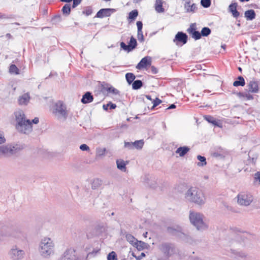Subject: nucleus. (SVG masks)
I'll return each instance as SVG.
<instances>
[{"label":"nucleus","instance_id":"nucleus-9","mask_svg":"<svg viewBox=\"0 0 260 260\" xmlns=\"http://www.w3.org/2000/svg\"><path fill=\"white\" fill-rule=\"evenodd\" d=\"M188 36L185 34L182 31H179L176 35L173 42L177 46L180 45H184L187 42Z\"/></svg>","mask_w":260,"mask_h":260},{"label":"nucleus","instance_id":"nucleus-6","mask_svg":"<svg viewBox=\"0 0 260 260\" xmlns=\"http://www.w3.org/2000/svg\"><path fill=\"white\" fill-rule=\"evenodd\" d=\"M237 203L240 206H248L253 201L252 195L247 191H241L237 196Z\"/></svg>","mask_w":260,"mask_h":260},{"label":"nucleus","instance_id":"nucleus-43","mask_svg":"<svg viewBox=\"0 0 260 260\" xmlns=\"http://www.w3.org/2000/svg\"><path fill=\"white\" fill-rule=\"evenodd\" d=\"M190 35L191 36V37L196 40H199L202 37L201 33L199 31H194Z\"/></svg>","mask_w":260,"mask_h":260},{"label":"nucleus","instance_id":"nucleus-52","mask_svg":"<svg viewBox=\"0 0 260 260\" xmlns=\"http://www.w3.org/2000/svg\"><path fill=\"white\" fill-rule=\"evenodd\" d=\"M80 149L82 151H88L89 150V147L85 144H82L80 146Z\"/></svg>","mask_w":260,"mask_h":260},{"label":"nucleus","instance_id":"nucleus-44","mask_svg":"<svg viewBox=\"0 0 260 260\" xmlns=\"http://www.w3.org/2000/svg\"><path fill=\"white\" fill-rule=\"evenodd\" d=\"M138 15V12L137 10H135L131 12L128 14V18L131 20H134Z\"/></svg>","mask_w":260,"mask_h":260},{"label":"nucleus","instance_id":"nucleus-27","mask_svg":"<svg viewBox=\"0 0 260 260\" xmlns=\"http://www.w3.org/2000/svg\"><path fill=\"white\" fill-rule=\"evenodd\" d=\"M135 76L133 73H128L125 75V78L129 84L132 83L135 79Z\"/></svg>","mask_w":260,"mask_h":260},{"label":"nucleus","instance_id":"nucleus-30","mask_svg":"<svg viewBox=\"0 0 260 260\" xmlns=\"http://www.w3.org/2000/svg\"><path fill=\"white\" fill-rule=\"evenodd\" d=\"M143 86L142 82L140 80H135L133 82L132 87L134 89H139Z\"/></svg>","mask_w":260,"mask_h":260},{"label":"nucleus","instance_id":"nucleus-50","mask_svg":"<svg viewBox=\"0 0 260 260\" xmlns=\"http://www.w3.org/2000/svg\"><path fill=\"white\" fill-rule=\"evenodd\" d=\"M161 103V101L159 100L158 98H156L155 100L153 101V106L152 109L154 108L155 107L158 106L159 104Z\"/></svg>","mask_w":260,"mask_h":260},{"label":"nucleus","instance_id":"nucleus-63","mask_svg":"<svg viewBox=\"0 0 260 260\" xmlns=\"http://www.w3.org/2000/svg\"><path fill=\"white\" fill-rule=\"evenodd\" d=\"M6 37L8 39H11L12 38V35L10 34H7L6 35Z\"/></svg>","mask_w":260,"mask_h":260},{"label":"nucleus","instance_id":"nucleus-40","mask_svg":"<svg viewBox=\"0 0 260 260\" xmlns=\"http://www.w3.org/2000/svg\"><path fill=\"white\" fill-rule=\"evenodd\" d=\"M62 11L63 14L68 15L71 12V6L70 4H66L62 9Z\"/></svg>","mask_w":260,"mask_h":260},{"label":"nucleus","instance_id":"nucleus-33","mask_svg":"<svg viewBox=\"0 0 260 260\" xmlns=\"http://www.w3.org/2000/svg\"><path fill=\"white\" fill-rule=\"evenodd\" d=\"M205 119L208 121L209 122V123H211L212 124H213V125H217V126H219L218 124V122L217 121H216V120H215V119L211 116H210V115H207L206 116H205Z\"/></svg>","mask_w":260,"mask_h":260},{"label":"nucleus","instance_id":"nucleus-4","mask_svg":"<svg viewBox=\"0 0 260 260\" xmlns=\"http://www.w3.org/2000/svg\"><path fill=\"white\" fill-rule=\"evenodd\" d=\"M189 219L198 230H205L208 228V225L203 220V215L200 213L190 211Z\"/></svg>","mask_w":260,"mask_h":260},{"label":"nucleus","instance_id":"nucleus-18","mask_svg":"<svg viewBox=\"0 0 260 260\" xmlns=\"http://www.w3.org/2000/svg\"><path fill=\"white\" fill-rule=\"evenodd\" d=\"M14 236L13 233H10V229L7 226H3L0 230V240H2L4 236Z\"/></svg>","mask_w":260,"mask_h":260},{"label":"nucleus","instance_id":"nucleus-46","mask_svg":"<svg viewBox=\"0 0 260 260\" xmlns=\"http://www.w3.org/2000/svg\"><path fill=\"white\" fill-rule=\"evenodd\" d=\"M108 260H117V255L116 253L114 251H112L108 255Z\"/></svg>","mask_w":260,"mask_h":260},{"label":"nucleus","instance_id":"nucleus-5","mask_svg":"<svg viewBox=\"0 0 260 260\" xmlns=\"http://www.w3.org/2000/svg\"><path fill=\"white\" fill-rule=\"evenodd\" d=\"M23 147L19 145L8 144L0 146V154L5 156H10L16 154L20 150L22 149Z\"/></svg>","mask_w":260,"mask_h":260},{"label":"nucleus","instance_id":"nucleus-49","mask_svg":"<svg viewBox=\"0 0 260 260\" xmlns=\"http://www.w3.org/2000/svg\"><path fill=\"white\" fill-rule=\"evenodd\" d=\"M137 38L139 41L141 42H143L144 41V38L143 34V31H141L140 32L138 31L137 34Z\"/></svg>","mask_w":260,"mask_h":260},{"label":"nucleus","instance_id":"nucleus-31","mask_svg":"<svg viewBox=\"0 0 260 260\" xmlns=\"http://www.w3.org/2000/svg\"><path fill=\"white\" fill-rule=\"evenodd\" d=\"M9 72L12 74L18 75L19 70L15 64H11L9 68Z\"/></svg>","mask_w":260,"mask_h":260},{"label":"nucleus","instance_id":"nucleus-2","mask_svg":"<svg viewBox=\"0 0 260 260\" xmlns=\"http://www.w3.org/2000/svg\"><path fill=\"white\" fill-rule=\"evenodd\" d=\"M52 111L57 119L64 121L68 117L69 112L67 106L61 101H58L53 105Z\"/></svg>","mask_w":260,"mask_h":260},{"label":"nucleus","instance_id":"nucleus-55","mask_svg":"<svg viewBox=\"0 0 260 260\" xmlns=\"http://www.w3.org/2000/svg\"><path fill=\"white\" fill-rule=\"evenodd\" d=\"M6 139L4 136L3 133L0 131V144L4 143Z\"/></svg>","mask_w":260,"mask_h":260},{"label":"nucleus","instance_id":"nucleus-23","mask_svg":"<svg viewBox=\"0 0 260 260\" xmlns=\"http://www.w3.org/2000/svg\"><path fill=\"white\" fill-rule=\"evenodd\" d=\"M256 14L253 10H249L245 12V17L247 20H252L255 18Z\"/></svg>","mask_w":260,"mask_h":260},{"label":"nucleus","instance_id":"nucleus-60","mask_svg":"<svg viewBox=\"0 0 260 260\" xmlns=\"http://www.w3.org/2000/svg\"><path fill=\"white\" fill-rule=\"evenodd\" d=\"M151 70L153 73H154V74L157 73V70L154 66H151Z\"/></svg>","mask_w":260,"mask_h":260},{"label":"nucleus","instance_id":"nucleus-57","mask_svg":"<svg viewBox=\"0 0 260 260\" xmlns=\"http://www.w3.org/2000/svg\"><path fill=\"white\" fill-rule=\"evenodd\" d=\"M254 179L258 180L260 182V172H257L254 174Z\"/></svg>","mask_w":260,"mask_h":260},{"label":"nucleus","instance_id":"nucleus-19","mask_svg":"<svg viewBox=\"0 0 260 260\" xmlns=\"http://www.w3.org/2000/svg\"><path fill=\"white\" fill-rule=\"evenodd\" d=\"M93 100V97L90 92H86L82 96L81 102L83 104H88L92 102Z\"/></svg>","mask_w":260,"mask_h":260},{"label":"nucleus","instance_id":"nucleus-39","mask_svg":"<svg viewBox=\"0 0 260 260\" xmlns=\"http://www.w3.org/2000/svg\"><path fill=\"white\" fill-rule=\"evenodd\" d=\"M144 144V141L143 140H140L133 142V145L137 149H141L142 148Z\"/></svg>","mask_w":260,"mask_h":260},{"label":"nucleus","instance_id":"nucleus-41","mask_svg":"<svg viewBox=\"0 0 260 260\" xmlns=\"http://www.w3.org/2000/svg\"><path fill=\"white\" fill-rule=\"evenodd\" d=\"M116 107V105L111 102H109L107 104L103 105V108L105 110H108V109H114Z\"/></svg>","mask_w":260,"mask_h":260},{"label":"nucleus","instance_id":"nucleus-56","mask_svg":"<svg viewBox=\"0 0 260 260\" xmlns=\"http://www.w3.org/2000/svg\"><path fill=\"white\" fill-rule=\"evenodd\" d=\"M168 231L169 233H170L171 234H172L173 235H175L176 234V232H178V231H177L176 230H174L172 228H168Z\"/></svg>","mask_w":260,"mask_h":260},{"label":"nucleus","instance_id":"nucleus-54","mask_svg":"<svg viewBox=\"0 0 260 260\" xmlns=\"http://www.w3.org/2000/svg\"><path fill=\"white\" fill-rule=\"evenodd\" d=\"M73 4L72 5V7L73 8H76L77 6H78L82 2V0H73Z\"/></svg>","mask_w":260,"mask_h":260},{"label":"nucleus","instance_id":"nucleus-64","mask_svg":"<svg viewBox=\"0 0 260 260\" xmlns=\"http://www.w3.org/2000/svg\"><path fill=\"white\" fill-rule=\"evenodd\" d=\"M73 0H61V2H67V3H70L72 2Z\"/></svg>","mask_w":260,"mask_h":260},{"label":"nucleus","instance_id":"nucleus-14","mask_svg":"<svg viewBox=\"0 0 260 260\" xmlns=\"http://www.w3.org/2000/svg\"><path fill=\"white\" fill-rule=\"evenodd\" d=\"M184 7L186 13H195L197 10V7L195 4H191L190 0L185 1Z\"/></svg>","mask_w":260,"mask_h":260},{"label":"nucleus","instance_id":"nucleus-26","mask_svg":"<svg viewBox=\"0 0 260 260\" xmlns=\"http://www.w3.org/2000/svg\"><path fill=\"white\" fill-rule=\"evenodd\" d=\"M134 246H135L138 250L141 251L146 248V244L144 242L137 240V241H136Z\"/></svg>","mask_w":260,"mask_h":260},{"label":"nucleus","instance_id":"nucleus-24","mask_svg":"<svg viewBox=\"0 0 260 260\" xmlns=\"http://www.w3.org/2000/svg\"><path fill=\"white\" fill-rule=\"evenodd\" d=\"M237 95L240 98H243L247 100H251L253 99V96L249 92H239L237 93Z\"/></svg>","mask_w":260,"mask_h":260},{"label":"nucleus","instance_id":"nucleus-22","mask_svg":"<svg viewBox=\"0 0 260 260\" xmlns=\"http://www.w3.org/2000/svg\"><path fill=\"white\" fill-rule=\"evenodd\" d=\"M163 0H156L155 9L158 13L164 12L165 9L162 7Z\"/></svg>","mask_w":260,"mask_h":260},{"label":"nucleus","instance_id":"nucleus-53","mask_svg":"<svg viewBox=\"0 0 260 260\" xmlns=\"http://www.w3.org/2000/svg\"><path fill=\"white\" fill-rule=\"evenodd\" d=\"M137 26L138 27V31L140 32L141 31H142L143 23L141 21H137Z\"/></svg>","mask_w":260,"mask_h":260},{"label":"nucleus","instance_id":"nucleus-59","mask_svg":"<svg viewBox=\"0 0 260 260\" xmlns=\"http://www.w3.org/2000/svg\"><path fill=\"white\" fill-rule=\"evenodd\" d=\"M133 142H125L124 143V146L125 147H131L133 145Z\"/></svg>","mask_w":260,"mask_h":260},{"label":"nucleus","instance_id":"nucleus-62","mask_svg":"<svg viewBox=\"0 0 260 260\" xmlns=\"http://www.w3.org/2000/svg\"><path fill=\"white\" fill-rule=\"evenodd\" d=\"M176 108V106L175 104H172L171 105V106H170V107H169L167 109H174V108Z\"/></svg>","mask_w":260,"mask_h":260},{"label":"nucleus","instance_id":"nucleus-1","mask_svg":"<svg viewBox=\"0 0 260 260\" xmlns=\"http://www.w3.org/2000/svg\"><path fill=\"white\" fill-rule=\"evenodd\" d=\"M185 199L192 203L199 205H204L206 202V197L201 189L196 187H190L185 193Z\"/></svg>","mask_w":260,"mask_h":260},{"label":"nucleus","instance_id":"nucleus-34","mask_svg":"<svg viewBox=\"0 0 260 260\" xmlns=\"http://www.w3.org/2000/svg\"><path fill=\"white\" fill-rule=\"evenodd\" d=\"M201 35L203 37H207L211 33L210 28L208 27H204L202 28L201 31Z\"/></svg>","mask_w":260,"mask_h":260},{"label":"nucleus","instance_id":"nucleus-29","mask_svg":"<svg viewBox=\"0 0 260 260\" xmlns=\"http://www.w3.org/2000/svg\"><path fill=\"white\" fill-rule=\"evenodd\" d=\"M102 184V181L99 179H95L93 180L91 187L93 189H95L101 186Z\"/></svg>","mask_w":260,"mask_h":260},{"label":"nucleus","instance_id":"nucleus-17","mask_svg":"<svg viewBox=\"0 0 260 260\" xmlns=\"http://www.w3.org/2000/svg\"><path fill=\"white\" fill-rule=\"evenodd\" d=\"M30 100V96L28 93H25L20 96L18 99V103L20 105L26 106Z\"/></svg>","mask_w":260,"mask_h":260},{"label":"nucleus","instance_id":"nucleus-37","mask_svg":"<svg viewBox=\"0 0 260 260\" xmlns=\"http://www.w3.org/2000/svg\"><path fill=\"white\" fill-rule=\"evenodd\" d=\"M197 158L199 160H200L201 162H199L198 163V166L200 167H203L206 165V158L204 156H202L201 155H198Z\"/></svg>","mask_w":260,"mask_h":260},{"label":"nucleus","instance_id":"nucleus-7","mask_svg":"<svg viewBox=\"0 0 260 260\" xmlns=\"http://www.w3.org/2000/svg\"><path fill=\"white\" fill-rule=\"evenodd\" d=\"M159 248L167 257L174 254L177 251L174 245L170 243H163L160 246Z\"/></svg>","mask_w":260,"mask_h":260},{"label":"nucleus","instance_id":"nucleus-11","mask_svg":"<svg viewBox=\"0 0 260 260\" xmlns=\"http://www.w3.org/2000/svg\"><path fill=\"white\" fill-rule=\"evenodd\" d=\"M116 12V9L112 8H104L100 10L96 14L98 18H104L109 17L112 13Z\"/></svg>","mask_w":260,"mask_h":260},{"label":"nucleus","instance_id":"nucleus-15","mask_svg":"<svg viewBox=\"0 0 260 260\" xmlns=\"http://www.w3.org/2000/svg\"><path fill=\"white\" fill-rule=\"evenodd\" d=\"M75 251L71 249L66 250L60 260H77L75 255Z\"/></svg>","mask_w":260,"mask_h":260},{"label":"nucleus","instance_id":"nucleus-16","mask_svg":"<svg viewBox=\"0 0 260 260\" xmlns=\"http://www.w3.org/2000/svg\"><path fill=\"white\" fill-rule=\"evenodd\" d=\"M248 90L249 92L253 93H257L258 91V85L257 81H250L247 85Z\"/></svg>","mask_w":260,"mask_h":260},{"label":"nucleus","instance_id":"nucleus-42","mask_svg":"<svg viewBox=\"0 0 260 260\" xmlns=\"http://www.w3.org/2000/svg\"><path fill=\"white\" fill-rule=\"evenodd\" d=\"M197 24L196 23H191L189 27L187 28V31L189 34H191L192 32L197 31Z\"/></svg>","mask_w":260,"mask_h":260},{"label":"nucleus","instance_id":"nucleus-35","mask_svg":"<svg viewBox=\"0 0 260 260\" xmlns=\"http://www.w3.org/2000/svg\"><path fill=\"white\" fill-rule=\"evenodd\" d=\"M137 45V43L136 40L132 36L128 43V45L132 51L136 47Z\"/></svg>","mask_w":260,"mask_h":260},{"label":"nucleus","instance_id":"nucleus-13","mask_svg":"<svg viewBox=\"0 0 260 260\" xmlns=\"http://www.w3.org/2000/svg\"><path fill=\"white\" fill-rule=\"evenodd\" d=\"M14 115L16 122V125H19L28 120L26 119L24 112L21 110H18L15 111L14 112Z\"/></svg>","mask_w":260,"mask_h":260},{"label":"nucleus","instance_id":"nucleus-51","mask_svg":"<svg viewBox=\"0 0 260 260\" xmlns=\"http://www.w3.org/2000/svg\"><path fill=\"white\" fill-rule=\"evenodd\" d=\"M132 255L135 257L137 260H141L145 256V254L144 252H142L141 254L139 256L135 255L134 253H132Z\"/></svg>","mask_w":260,"mask_h":260},{"label":"nucleus","instance_id":"nucleus-38","mask_svg":"<svg viewBox=\"0 0 260 260\" xmlns=\"http://www.w3.org/2000/svg\"><path fill=\"white\" fill-rule=\"evenodd\" d=\"M92 12L93 10L91 7H86L83 9L82 13L83 15H85L86 16H88L91 15Z\"/></svg>","mask_w":260,"mask_h":260},{"label":"nucleus","instance_id":"nucleus-45","mask_svg":"<svg viewBox=\"0 0 260 260\" xmlns=\"http://www.w3.org/2000/svg\"><path fill=\"white\" fill-rule=\"evenodd\" d=\"M211 4V0H201V5L205 8H209Z\"/></svg>","mask_w":260,"mask_h":260},{"label":"nucleus","instance_id":"nucleus-8","mask_svg":"<svg viewBox=\"0 0 260 260\" xmlns=\"http://www.w3.org/2000/svg\"><path fill=\"white\" fill-rule=\"evenodd\" d=\"M17 130L22 134H28L32 131V126L31 122L30 120L25 121V122L20 123L19 125H16Z\"/></svg>","mask_w":260,"mask_h":260},{"label":"nucleus","instance_id":"nucleus-58","mask_svg":"<svg viewBox=\"0 0 260 260\" xmlns=\"http://www.w3.org/2000/svg\"><path fill=\"white\" fill-rule=\"evenodd\" d=\"M31 124L32 123H34V124H37L39 123V118L38 117H35L32 121H31Z\"/></svg>","mask_w":260,"mask_h":260},{"label":"nucleus","instance_id":"nucleus-25","mask_svg":"<svg viewBox=\"0 0 260 260\" xmlns=\"http://www.w3.org/2000/svg\"><path fill=\"white\" fill-rule=\"evenodd\" d=\"M245 84V80L242 76H239L238 77V80H236L234 82L233 85L235 87H237L239 86H243Z\"/></svg>","mask_w":260,"mask_h":260},{"label":"nucleus","instance_id":"nucleus-12","mask_svg":"<svg viewBox=\"0 0 260 260\" xmlns=\"http://www.w3.org/2000/svg\"><path fill=\"white\" fill-rule=\"evenodd\" d=\"M24 253L23 250L18 249L16 248L11 249L9 253L10 257L14 260L21 259L23 258Z\"/></svg>","mask_w":260,"mask_h":260},{"label":"nucleus","instance_id":"nucleus-10","mask_svg":"<svg viewBox=\"0 0 260 260\" xmlns=\"http://www.w3.org/2000/svg\"><path fill=\"white\" fill-rule=\"evenodd\" d=\"M152 59L150 56L143 57L136 66V69L139 70L147 69L151 65Z\"/></svg>","mask_w":260,"mask_h":260},{"label":"nucleus","instance_id":"nucleus-20","mask_svg":"<svg viewBox=\"0 0 260 260\" xmlns=\"http://www.w3.org/2000/svg\"><path fill=\"white\" fill-rule=\"evenodd\" d=\"M237 4L233 3L229 6V11L232 13L234 17L237 18L239 15V12L237 10Z\"/></svg>","mask_w":260,"mask_h":260},{"label":"nucleus","instance_id":"nucleus-36","mask_svg":"<svg viewBox=\"0 0 260 260\" xmlns=\"http://www.w3.org/2000/svg\"><path fill=\"white\" fill-rule=\"evenodd\" d=\"M105 89L108 92L111 93L114 95L119 94V91H118V90H117L115 88L113 87V86H110L109 87L108 86L105 88Z\"/></svg>","mask_w":260,"mask_h":260},{"label":"nucleus","instance_id":"nucleus-21","mask_svg":"<svg viewBox=\"0 0 260 260\" xmlns=\"http://www.w3.org/2000/svg\"><path fill=\"white\" fill-rule=\"evenodd\" d=\"M190 149L187 146L180 147L176 151V153L178 154L180 156H184L189 151Z\"/></svg>","mask_w":260,"mask_h":260},{"label":"nucleus","instance_id":"nucleus-28","mask_svg":"<svg viewBox=\"0 0 260 260\" xmlns=\"http://www.w3.org/2000/svg\"><path fill=\"white\" fill-rule=\"evenodd\" d=\"M116 164L117 166V168L119 170L122 171H126V164L125 162L122 160H117L116 161Z\"/></svg>","mask_w":260,"mask_h":260},{"label":"nucleus","instance_id":"nucleus-32","mask_svg":"<svg viewBox=\"0 0 260 260\" xmlns=\"http://www.w3.org/2000/svg\"><path fill=\"white\" fill-rule=\"evenodd\" d=\"M125 238L126 240L133 245H134L135 243H136V241H137V239H136L133 235L129 234H126Z\"/></svg>","mask_w":260,"mask_h":260},{"label":"nucleus","instance_id":"nucleus-48","mask_svg":"<svg viewBox=\"0 0 260 260\" xmlns=\"http://www.w3.org/2000/svg\"><path fill=\"white\" fill-rule=\"evenodd\" d=\"M106 150L105 148H98L96 149V155L99 156H103L105 155Z\"/></svg>","mask_w":260,"mask_h":260},{"label":"nucleus","instance_id":"nucleus-47","mask_svg":"<svg viewBox=\"0 0 260 260\" xmlns=\"http://www.w3.org/2000/svg\"><path fill=\"white\" fill-rule=\"evenodd\" d=\"M120 47L124 50L126 51L127 52H130L132 51L128 44L127 45L123 42L120 43Z\"/></svg>","mask_w":260,"mask_h":260},{"label":"nucleus","instance_id":"nucleus-3","mask_svg":"<svg viewBox=\"0 0 260 260\" xmlns=\"http://www.w3.org/2000/svg\"><path fill=\"white\" fill-rule=\"evenodd\" d=\"M54 244L53 241L49 238L42 240L40 245V252L44 257H49L53 253Z\"/></svg>","mask_w":260,"mask_h":260},{"label":"nucleus","instance_id":"nucleus-61","mask_svg":"<svg viewBox=\"0 0 260 260\" xmlns=\"http://www.w3.org/2000/svg\"><path fill=\"white\" fill-rule=\"evenodd\" d=\"M8 17L6 16V15L3 14L1 13H0V19H6Z\"/></svg>","mask_w":260,"mask_h":260}]
</instances>
